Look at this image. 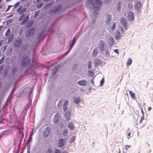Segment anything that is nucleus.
I'll return each instance as SVG.
<instances>
[{"label":"nucleus","instance_id":"c756f323","mask_svg":"<svg viewBox=\"0 0 153 153\" xmlns=\"http://www.w3.org/2000/svg\"><path fill=\"white\" fill-rule=\"evenodd\" d=\"M8 70L7 69L5 68H4V70L3 73V76H5L7 75V73H8Z\"/></svg>","mask_w":153,"mask_h":153},{"label":"nucleus","instance_id":"412c9836","mask_svg":"<svg viewBox=\"0 0 153 153\" xmlns=\"http://www.w3.org/2000/svg\"><path fill=\"white\" fill-rule=\"evenodd\" d=\"M98 53L97 49V48L94 49L92 52V56L93 57H96Z\"/></svg>","mask_w":153,"mask_h":153},{"label":"nucleus","instance_id":"e2e57ef3","mask_svg":"<svg viewBox=\"0 0 153 153\" xmlns=\"http://www.w3.org/2000/svg\"><path fill=\"white\" fill-rule=\"evenodd\" d=\"M13 16V14H11L10 15H9L8 16H7L6 17L8 19V18H9Z\"/></svg>","mask_w":153,"mask_h":153},{"label":"nucleus","instance_id":"0e129e2a","mask_svg":"<svg viewBox=\"0 0 153 153\" xmlns=\"http://www.w3.org/2000/svg\"><path fill=\"white\" fill-rule=\"evenodd\" d=\"M114 52L117 54L119 53V51L117 49H115L114 50Z\"/></svg>","mask_w":153,"mask_h":153},{"label":"nucleus","instance_id":"c9c22d12","mask_svg":"<svg viewBox=\"0 0 153 153\" xmlns=\"http://www.w3.org/2000/svg\"><path fill=\"white\" fill-rule=\"evenodd\" d=\"M12 22V20L11 19H10L8 20H7L6 22V25H8L10 24L11 22Z\"/></svg>","mask_w":153,"mask_h":153},{"label":"nucleus","instance_id":"4d7b16f0","mask_svg":"<svg viewBox=\"0 0 153 153\" xmlns=\"http://www.w3.org/2000/svg\"><path fill=\"white\" fill-rule=\"evenodd\" d=\"M12 6V5H9L8 6V7L7 9L5 11V12H7L10 9V7Z\"/></svg>","mask_w":153,"mask_h":153},{"label":"nucleus","instance_id":"79ce46f5","mask_svg":"<svg viewBox=\"0 0 153 153\" xmlns=\"http://www.w3.org/2000/svg\"><path fill=\"white\" fill-rule=\"evenodd\" d=\"M68 132V130L67 129H65L63 131V133L64 134V135L66 136V135H67Z\"/></svg>","mask_w":153,"mask_h":153},{"label":"nucleus","instance_id":"de8ad7c7","mask_svg":"<svg viewBox=\"0 0 153 153\" xmlns=\"http://www.w3.org/2000/svg\"><path fill=\"white\" fill-rule=\"evenodd\" d=\"M20 2L18 1L14 5V6H15L14 8L17 7L19 4Z\"/></svg>","mask_w":153,"mask_h":153},{"label":"nucleus","instance_id":"4be33fe9","mask_svg":"<svg viewBox=\"0 0 153 153\" xmlns=\"http://www.w3.org/2000/svg\"><path fill=\"white\" fill-rule=\"evenodd\" d=\"M120 31L119 30H117L116 34L114 35L115 38L116 40H117L120 38Z\"/></svg>","mask_w":153,"mask_h":153},{"label":"nucleus","instance_id":"680f3d73","mask_svg":"<svg viewBox=\"0 0 153 153\" xmlns=\"http://www.w3.org/2000/svg\"><path fill=\"white\" fill-rule=\"evenodd\" d=\"M3 65H1L0 67V73H1L3 70Z\"/></svg>","mask_w":153,"mask_h":153},{"label":"nucleus","instance_id":"a19ab883","mask_svg":"<svg viewBox=\"0 0 153 153\" xmlns=\"http://www.w3.org/2000/svg\"><path fill=\"white\" fill-rule=\"evenodd\" d=\"M68 105H63V108L64 111H68L67 110Z\"/></svg>","mask_w":153,"mask_h":153},{"label":"nucleus","instance_id":"49530a36","mask_svg":"<svg viewBox=\"0 0 153 153\" xmlns=\"http://www.w3.org/2000/svg\"><path fill=\"white\" fill-rule=\"evenodd\" d=\"M104 83V79L103 78H102V80L100 81V85L101 86H102L103 85Z\"/></svg>","mask_w":153,"mask_h":153},{"label":"nucleus","instance_id":"6e6d98bb","mask_svg":"<svg viewBox=\"0 0 153 153\" xmlns=\"http://www.w3.org/2000/svg\"><path fill=\"white\" fill-rule=\"evenodd\" d=\"M127 132H128V137H130L131 134V132L130 131L129 128H128V129L127 130Z\"/></svg>","mask_w":153,"mask_h":153},{"label":"nucleus","instance_id":"13d9d810","mask_svg":"<svg viewBox=\"0 0 153 153\" xmlns=\"http://www.w3.org/2000/svg\"><path fill=\"white\" fill-rule=\"evenodd\" d=\"M71 48H70V47H69V48L68 49V50L64 54V55H66L69 53V52L71 49Z\"/></svg>","mask_w":153,"mask_h":153},{"label":"nucleus","instance_id":"a211bd4d","mask_svg":"<svg viewBox=\"0 0 153 153\" xmlns=\"http://www.w3.org/2000/svg\"><path fill=\"white\" fill-rule=\"evenodd\" d=\"M74 102L76 104H79L81 101V98L79 97H74Z\"/></svg>","mask_w":153,"mask_h":153},{"label":"nucleus","instance_id":"603ef678","mask_svg":"<svg viewBox=\"0 0 153 153\" xmlns=\"http://www.w3.org/2000/svg\"><path fill=\"white\" fill-rule=\"evenodd\" d=\"M22 6H20L19 8L17 9L16 12L18 13L21 10V9L22 8Z\"/></svg>","mask_w":153,"mask_h":153},{"label":"nucleus","instance_id":"338daca9","mask_svg":"<svg viewBox=\"0 0 153 153\" xmlns=\"http://www.w3.org/2000/svg\"><path fill=\"white\" fill-rule=\"evenodd\" d=\"M109 53V50L107 49L106 51V54L107 55Z\"/></svg>","mask_w":153,"mask_h":153},{"label":"nucleus","instance_id":"2eb2a0df","mask_svg":"<svg viewBox=\"0 0 153 153\" xmlns=\"http://www.w3.org/2000/svg\"><path fill=\"white\" fill-rule=\"evenodd\" d=\"M134 18V13H133L129 11L128 13V17L127 19L129 21H131Z\"/></svg>","mask_w":153,"mask_h":153},{"label":"nucleus","instance_id":"4468645a","mask_svg":"<svg viewBox=\"0 0 153 153\" xmlns=\"http://www.w3.org/2000/svg\"><path fill=\"white\" fill-rule=\"evenodd\" d=\"M77 39H76L75 37H74L72 40L70 42L69 47L70 48H72L76 42Z\"/></svg>","mask_w":153,"mask_h":153},{"label":"nucleus","instance_id":"a18cd8bd","mask_svg":"<svg viewBox=\"0 0 153 153\" xmlns=\"http://www.w3.org/2000/svg\"><path fill=\"white\" fill-rule=\"evenodd\" d=\"M53 5L52 3H50L46 5V7H50Z\"/></svg>","mask_w":153,"mask_h":153},{"label":"nucleus","instance_id":"052dcab7","mask_svg":"<svg viewBox=\"0 0 153 153\" xmlns=\"http://www.w3.org/2000/svg\"><path fill=\"white\" fill-rule=\"evenodd\" d=\"M27 152L30 151V145H27Z\"/></svg>","mask_w":153,"mask_h":153},{"label":"nucleus","instance_id":"9b49d317","mask_svg":"<svg viewBox=\"0 0 153 153\" xmlns=\"http://www.w3.org/2000/svg\"><path fill=\"white\" fill-rule=\"evenodd\" d=\"M111 20V15L108 14L106 15L104 22L106 24L110 23Z\"/></svg>","mask_w":153,"mask_h":153},{"label":"nucleus","instance_id":"0eeeda50","mask_svg":"<svg viewBox=\"0 0 153 153\" xmlns=\"http://www.w3.org/2000/svg\"><path fill=\"white\" fill-rule=\"evenodd\" d=\"M62 9L61 6L60 5H58L55 7L52 8L51 9V12L53 13H55L57 12H59Z\"/></svg>","mask_w":153,"mask_h":153},{"label":"nucleus","instance_id":"c03bdc74","mask_svg":"<svg viewBox=\"0 0 153 153\" xmlns=\"http://www.w3.org/2000/svg\"><path fill=\"white\" fill-rule=\"evenodd\" d=\"M29 19V16L28 15L27 16H26L24 17L23 19L24 20H25V21H28V19Z\"/></svg>","mask_w":153,"mask_h":153},{"label":"nucleus","instance_id":"37998d69","mask_svg":"<svg viewBox=\"0 0 153 153\" xmlns=\"http://www.w3.org/2000/svg\"><path fill=\"white\" fill-rule=\"evenodd\" d=\"M32 91L31 90L29 92V97L28 98V100H30L31 101V99L32 98L31 97V94H32Z\"/></svg>","mask_w":153,"mask_h":153},{"label":"nucleus","instance_id":"a878e982","mask_svg":"<svg viewBox=\"0 0 153 153\" xmlns=\"http://www.w3.org/2000/svg\"><path fill=\"white\" fill-rule=\"evenodd\" d=\"M129 94L132 99L134 100L135 98V94L131 91H129Z\"/></svg>","mask_w":153,"mask_h":153},{"label":"nucleus","instance_id":"f704fd0d","mask_svg":"<svg viewBox=\"0 0 153 153\" xmlns=\"http://www.w3.org/2000/svg\"><path fill=\"white\" fill-rule=\"evenodd\" d=\"M33 21H30V22L28 23L27 27H30L31 26H32L33 25Z\"/></svg>","mask_w":153,"mask_h":153},{"label":"nucleus","instance_id":"423d86ee","mask_svg":"<svg viewBox=\"0 0 153 153\" xmlns=\"http://www.w3.org/2000/svg\"><path fill=\"white\" fill-rule=\"evenodd\" d=\"M35 29L34 28H32L29 29L26 31L25 35L27 37L33 35L35 32Z\"/></svg>","mask_w":153,"mask_h":153},{"label":"nucleus","instance_id":"ea45409f","mask_svg":"<svg viewBox=\"0 0 153 153\" xmlns=\"http://www.w3.org/2000/svg\"><path fill=\"white\" fill-rule=\"evenodd\" d=\"M13 39V36H10L8 38V42L9 43Z\"/></svg>","mask_w":153,"mask_h":153},{"label":"nucleus","instance_id":"58836bf2","mask_svg":"<svg viewBox=\"0 0 153 153\" xmlns=\"http://www.w3.org/2000/svg\"><path fill=\"white\" fill-rule=\"evenodd\" d=\"M19 133H20V134L21 133V134H22V135L21 136L20 139L19 141L20 143H21V142H22V139L24 137V134H23V133L22 132H21V131L19 132Z\"/></svg>","mask_w":153,"mask_h":153},{"label":"nucleus","instance_id":"bb28decb","mask_svg":"<svg viewBox=\"0 0 153 153\" xmlns=\"http://www.w3.org/2000/svg\"><path fill=\"white\" fill-rule=\"evenodd\" d=\"M32 137L31 136H30L29 137L28 140L27 141V145H30V143L31 141H32Z\"/></svg>","mask_w":153,"mask_h":153},{"label":"nucleus","instance_id":"f8f14e48","mask_svg":"<svg viewBox=\"0 0 153 153\" xmlns=\"http://www.w3.org/2000/svg\"><path fill=\"white\" fill-rule=\"evenodd\" d=\"M22 40L20 39H17L14 42V45L15 47H19L21 45L22 43Z\"/></svg>","mask_w":153,"mask_h":153},{"label":"nucleus","instance_id":"7ed1b4c3","mask_svg":"<svg viewBox=\"0 0 153 153\" xmlns=\"http://www.w3.org/2000/svg\"><path fill=\"white\" fill-rule=\"evenodd\" d=\"M31 59L27 56L22 58L20 60L21 64L24 67H26L30 65Z\"/></svg>","mask_w":153,"mask_h":153},{"label":"nucleus","instance_id":"3c124183","mask_svg":"<svg viewBox=\"0 0 153 153\" xmlns=\"http://www.w3.org/2000/svg\"><path fill=\"white\" fill-rule=\"evenodd\" d=\"M60 150L59 149H56L55 150V153H61Z\"/></svg>","mask_w":153,"mask_h":153},{"label":"nucleus","instance_id":"e433bc0d","mask_svg":"<svg viewBox=\"0 0 153 153\" xmlns=\"http://www.w3.org/2000/svg\"><path fill=\"white\" fill-rule=\"evenodd\" d=\"M27 9L26 8H24L22 10L19 12V13L20 14H22L24 13H25Z\"/></svg>","mask_w":153,"mask_h":153},{"label":"nucleus","instance_id":"20e7f679","mask_svg":"<svg viewBox=\"0 0 153 153\" xmlns=\"http://www.w3.org/2000/svg\"><path fill=\"white\" fill-rule=\"evenodd\" d=\"M47 34V32L45 30L42 31L39 33L38 35V37L37 38V40L38 41L40 42L43 39H44L46 37Z\"/></svg>","mask_w":153,"mask_h":153},{"label":"nucleus","instance_id":"f257e3e1","mask_svg":"<svg viewBox=\"0 0 153 153\" xmlns=\"http://www.w3.org/2000/svg\"><path fill=\"white\" fill-rule=\"evenodd\" d=\"M102 4L101 0H87L86 7L88 9L96 12L100 9L99 6H101Z\"/></svg>","mask_w":153,"mask_h":153},{"label":"nucleus","instance_id":"4c0bfd02","mask_svg":"<svg viewBox=\"0 0 153 153\" xmlns=\"http://www.w3.org/2000/svg\"><path fill=\"white\" fill-rule=\"evenodd\" d=\"M45 153H53V150L50 149H48L46 151Z\"/></svg>","mask_w":153,"mask_h":153},{"label":"nucleus","instance_id":"5fc2aeb1","mask_svg":"<svg viewBox=\"0 0 153 153\" xmlns=\"http://www.w3.org/2000/svg\"><path fill=\"white\" fill-rule=\"evenodd\" d=\"M69 101L68 100H66L64 103L63 105H68Z\"/></svg>","mask_w":153,"mask_h":153},{"label":"nucleus","instance_id":"39448f33","mask_svg":"<svg viewBox=\"0 0 153 153\" xmlns=\"http://www.w3.org/2000/svg\"><path fill=\"white\" fill-rule=\"evenodd\" d=\"M51 131V128L49 127H46L45 128L42 132V135L44 137H48L50 134Z\"/></svg>","mask_w":153,"mask_h":153},{"label":"nucleus","instance_id":"f3484780","mask_svg":"<svg viewBox=\"0 0 153 153\" xmlns=\"http://www.w3.org/2000/svg\"><path fill=\"white\" fill-rule=\"evenodd\" d=\"M65 117L66 120H70L71 119L70 113L69 110L65 111Z\"/></svg>","mask_w":153,"mask_h":153},{"label":"nucleus","instance_id":"1a4fd4ad","mask_svg":"<svg viewBox=\"0 0 153 153\" xmlns=\"http://www.w3.org/2000/svg\"><path fill=\"white\" fill-rule=\"evenodd\" d=\"M59 114L58 113H56L54 116L52 120V122L55 124H56L59 122Z\"/></svg>","mask_w":153,"mask_h":153},{"label":"nucleus","instance_id":"8fccbe9b","mask_svg":"<svg viewBox=\"0 0 153 153\" xmlns=\"http://www.w3.org/2000/svg\"><path fill=\"white\" fill-rule=\"evenodd\" d=\"M73 67L74 70H76L78 68V66L76 64H74L73 65Z\"/></svg>","mask_w":153,"mask_h":153},{"label":"nucleus","instance_id":"cd10ccee","mask_svg":"<svg viewBox=\"0 0 153 153\" xmlns=\"http://www.w3.org/2000/svg\"><path fill=\"white\" fill-rule=\"evenodd\" d=\"M68 127L69 128H70L71 130L72 131L73 130L74 128V126L73 124L71 123H70L68 125Z\"/></svg>","mask_w":153,"mask_h":153},{"label":"nucleus","instance_id":"774afa93","mask_svg":"<svg viewBox=\"0 0 153 153\" xmlns=\"http://www.w3.org/2000/svg\"><path fill=\"white\" fill-rule=\"evenodd\" d=\"M135 9L136 10H137V11L139 12L140 11V10L141 8H135Z\"/></svg>","mask_w":153,"mask_h":153},{"label":"nucleus","instance_id":"864d4df0","mask_svg":"<svg viewBox=\"0 0 153 153\" xmlns=\"http://www.w3.org/2000/svg\"><path fill=\"white\" fill-rule=\"evenodd\" d=\"M74 140H75V137H74V136L71 137L70 141H71V142H74Z\"/></svg>","mask_w":153,"mask_h":153},{"label":"nucleus","instance_id":"ddd939ff","mask_svg":"<svg viewBox=\"0 0 153 153\" xmlns=\"http://www.w3.org/2000/svg\"><path fill=\"white\" fill-rule=\"evenodd\" d=\"M104 45L105 43L103 41H101L100 42V43L99 44V45L98 46V47L100 51H102L104 50Z\"/></svg>","mask_w":153,"mask_h":153},{"label":"nucleus","instance_id":"393cba45","mask_svg":"<svg viewBox=\"0 0 153 153\" xmlns=\"http://www.w3.org/2000/svg\"><path fill=\"white\" fill-rule=\"evenodd\" d=\"M132 62V60L131 58H128L126 62V65L127 66H129Z\"/></svg>","mask_w":153,"mask_h":153},{"label":"nucleus","instance_id":"c85d7f7f","mask_svg":"<svg viewBox=\"0 0 153 153\" xmlns=\"http://www.w3.org/2000/svg\"><path fill=\"white\" fill-rule=\"evenodd\" d=\"M92 63L91 61H89L87 64V67L88 69H91L92 67Z\"/></svg>","mask_w":153,"mask_h":153},{"label":"nucleus","instance_id":"72a5a7b5","mask_svg":"<svg viewBox=\"0 0 153 153\" xmlns=\"http://www.w3.org/2000/svg\"><path fill=\"white\" fill-rule=\"evenodd\" d=\"M39 13H40V11L39 10L36 11L35 12L34 15V18L36 17L39 15Z\"/></svg>","mask_w":153,"mask_h":153},{"label":"nucleus","instance_id":"6e6552de","mask_svg":"<svg viewBox=\"0 0 153 153\" xmlns=\"http://www.w3.org/2000/svg\"><path fill=\"white\" fill-rule=\"evenodd\" d=\"M58 146L59 148H61L66 143V141L65 139L60 138L58 141Z\"/></svg>","mask_w":153,"mask_h":153},{"label":"nucleus","instance_id":"69168bd1","mask_svg":"<svg viewBox=\"0 0 153 153\" xmlns=\"http://www.w3.org/2000/svg\"><path fill=\"white\" fill-rule=\"evenodd\" d=\"M21 143H19L18 146V148H19V149H20L21 147Z\"/></svg>","mask_w":153,"mask_h":153},{"label":"nucleus","instance_id":"b1692460","mask_svg":"<svg viewBox=\"0 0 153 153\" xmlns=\"http://www.w3.org/2000/svg\"><path fill=\"white\" fill-rule=\"evenodd\" d=\"M142 5L140 1H137L135 4V8H141Z\"/></svg>","mask_w":153,"mask_h":153},{"label":"nucleus","instance_id":"dca6fc26","mask_svg":"<svg viewBox=\"0 0 153 153\" xmlns=\"http://www.w3.org/2000/svg\"><path fill=\"white\" fill-rule=\"evenodd\" d=\"M101 63V60L96 58H95L94 61V63L95 66H97L99 64Z\"/></svg>","mask_w":153,"mask_h":153},{"label":"nucleus","instance_id":"aec40b11","mask_svg":"<svg viewBox=\"0 0 153 153\" xmlns=\"http://www.w3.org/2000/svg\"><path fill=\"white\" fill-rule=\"evenodd\" d=\"M87 82L86 80L84 79L77 82V83L80 86H85Z\"/></svg>","mask_w":153,"mask_h":153},{"label":"nucleus","instance_id":"2f4dec72","mask_svg":"<svg viewBox=\"0 0 153 153\" xmlns=\"http://www.w3.org/2000/svg\"><path fill=\"white\" fill-rule=\"evenodd\" d=\"M116 23L113 22V25H112V26L111 28V29L112 30H114L116 28Z\"/></svg>","mask_w":153,"mask_h":153},{"label":"nucleus","instance_id":"9d476101","mask_svg":"<svg viewBox=\"0 0 153 153\" xmlns=\"http://www.w3.org/2000/svg\"><path fill=\"white\" fill-rule=\"evenodd\" d=\"M120 22L124 28L125 29H127L128 25H127V21L126 19L124 18H122L120 19Z\"/></svg>","mask_w":153,"mask_h":153},{"label":"nucleus","instance_id":"bf43d9fd","mask_svg":"<svg viewBox=\"0 0 153 153\" xmlns=\"http://www.w3.org/2000/svg\"><path fill=\"white\" fill-rule=\"evenodd\" d=\"M144 116H143L141 117V118L139 121V123H140L142 122L143 119H144Z\"/></svg>","mask_w":153,"mask_h":153},{"label":"nucleus","instance_id":"f03ea898","mask_svg":"<svg viewBox=\"0 0 153 153\" xmlns=\"http://www.w3.org/2000/svg\"><path fill=\"white\" fill-rule=\"evenodd\" d=\"M57 66L56 63H55L54 65L49 66L48 67V75H50L51 76L54 75L58 70L57 68H59L58 67H56Z\"/></svg>","mask_w":153,"mask_h":153},{"label":"nucleus","instance_id":"473e14b6","mask_svg":"<svg viewBox=\"0 0 153 153\" xmlns=\"http://www.w3.org/2000/svg\"><path fill=\"white\" fill-rule=\"evenodd\" d=\"M43 4V2H41L40 3L37 4L36 5V7L37 8H40L42 6Z\"/></svg>","mask_w":153,"mask_h":153},{"label":"nucleus","instance_id":"5701e85b","mask_svg":"<svg viewBox=\"0 0 153 153\" xmlns=\"http://www.w3.org/2000/svg\"><path fill=\"white\" fill-rule=\"evenodd\" d=\"M114 39L111 36H110L109 38L108 42L110 43V46H112L114 44Z\"/></svg>","mask_w":153,"mask_h":153},{"label":"nucleus","instance_id":"7c9ffc66","mask_svg":"<svg viewBox=\"0 0 153 153\" xmlns=\"http://www.w3.org/2000/svg\"><path fill=\"white\" fill-rule=\"evenodd\" d=\"M10 29H8L5 33V36H8L10 35Z\"/></svg>","mask_w":153,"mask_h":153},{"label":"nucleus","instance_id":"09e8293b","mask_svg":"<svg viewBox=\"0 0 153 153\" xmlns=\"http://www.w3.org/2000/svg\"><path fill=\"white\" fill-rule=\"evenodd\" d=\"M4 57L3 56L0 59V64L3 63L4 62Z\"/></svg>","mask_w":153,"mask_h":153},{"label":"nucleus","instance_id":"6ab92c4d","mask_svg":"<svg viewBox=\"0 0 153 153\" xmlns=\"http://www.w3.org/2000/svg\"><path fill=\"white\" fill-rule=\"evenodd\" d=\"M122 2L119 1L116 4V8L117 11H120L121 10L122 5Z\"/></svg>","mask_w":153,"mask_h":153}]
</instances>
